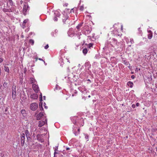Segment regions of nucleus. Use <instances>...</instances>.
<instances>
[{
    "mask_svg": "<svg viewBox=\"0 0 157 157\" xmlns=\"http://www.w3.org/2000/svg\"><path fill=\"white\" fill-rule=\"evenodd\" d=\"M3 61V59L2 58H0V63H1Z\"/></svg>",
    "mask_w": 157,
    "mask_h": 157,
    "instance_id": "obj_44",
    "label": "nucleus"
},
{
    "mask_svg": "<svg viewBox=\"0 0 157 157\" xmlns=\"http://www.w3.org/2000/svg\"><path fill=\"white\" fill-rule=\"evenodd\" d=\"M25 133L27 139L28 140L29 138H30V134L28 130H26Z\"/></svg>",
    "mask_w": 157,
    "mask_h": 157,
    "instance_id": "obj_16",
    "label": "nucleus"
},
{
    "mask_svg": "<svg viewBox=\"0 0 157 157\" xmlns=\"http://www.w3.org/2000/svg\"><path fill=\"white\" fill-rule=\"evenodd\" d=\"M133 84L132 82L131 81H129L127 83V85L130 87H132Z\"/></svg>",
    "mask_w": 157,
    "mask_h": 157,
    "instance_id": "obj_19",
    "label": "nucleus"
},
{
    "mask_svg": "<svg viewBox=\"0 0 157 157\" xmlns=\"http://www.w3.org/2000/svg\"><path fill=\"white\" fill-rule=\"evenodd\" d=\"M25 138V135L24 133H23L21 136V144L22 146H23L24 144Z\"/></svg>",
    "mask_w": 157,
    "mask_h": 157,
    "instance_id": "obj_7",
    "label": "nucleus"
},
{
    "mask_svg": "<svg viewBox=\"0 0 157 157\" xmlns=\"http://www.w3.org/2000/svg\"><path fill=\"white\" fill-rule=\"evenodd\" d=\"M1 68L0 67V75H1Z\"/></svg>",
    "mask_w": 157,
    "mask_h": 157,
    "instance_id": "obj_52",
    "label": "nucleus"
},
{
    "mask_svg": "<svg viewBox=\"0 0 157 157\" xmlns=\"http://www.w3.org/2000/svg\"><path fill=\"white\" fill-rule=\"evenodd\" d=\"M38 59L40 60H41V61H43L44 60H43V59H42L41 58H39Z\"/></svg>",
    "mask_w": 157,
    "mask_h": 157,
    "instance_id": "obj_48",
    "label": "nucleus"
},
{
    "mask_svg": "<svg viewBox=\"0 0 157 157\" xmlns=\"http://www.w3.org/2000/svg\"><path fill=\"white\" fill-rule=\"evenodd\" d=\"M89 66V63L88 62H87L85 63V66L88 67Z\"/></svg>",
    "mask_w": 157,
    "mask_h": 157,
    "instance_id": "obj_39",
    "label": "nucleus"
},
{
    "mask_svg": "<svg viewBox=\"0 0 157 157\" xmlns=\"http://www.w3.org/2000/svg\"><path fill=\"white\" fill-rule=\"evenodd\" d=\"M30 43L32 45H33L34 43V40L32 39L30 40L29 41Z\"/></svg>",
    "mask_w": 157,
    "mask_h": 157,
    "instance_id": "obj_29",
    "label": "nucleus"
},
{
    "mask_svg": "<svg viewBox=\"0 0 157 157\" xmlns=\"http://www.w3.org/2000/svg\"><path fill=\"white\" fill-rule=\"evenodd\" d=\"M62 17V20L63 23L64 24H66L69 22L70 18L67 13H64L63 14Z\"/></svg>",
    "mask_w": 157,
    "mask_h": 157,
    "instance_id": "obj_1",
    "label": "nucleus"
},
{
    "mask_svg": "<svg viewBox=\"0 0 157 157\" xmlns=\"http://www.w3.org/2000/svg\"><path fill=\"white\" fill-rule=\"evenodd\" d=\"M40 98H42V95L41 94L40 95Z\"/></svg>",
    "mask_w": 157,
    "mask_h": 157,
    "instance_id": "obj_59",
    "label": "nucleus"
},
{
    "mask_svg": "<svg viewBox=\"0 0 157 157\" xmlns=\"http://www.w3.org/2000/svg\"><path fill=\"white\" fill-rule=\"evenodd\" d=\"M74 133L76 136H77L79 134V132H74Z\"/></svg>",
    "mask_w": 157,
    "mask_h": 157,
    "instance_id": "obj_38",
    "label": "nucleus"
},
{
    "mask_svg": "<svg viewBox=\"0 0 157 157\" xmlns=\"http://www.w3.org/2000/svg\"><path fill=\"white\" fill-rule=\"evenodd\" d=\"M38 105L36 103H32L30 105V109L32 111H35L37 108Z\"/></svg>",
    "mask_w": 157,
    "mask_h": 157,
    "instance_id": "obj_4",
    "label": "nucleus"
},
{
    "mask_svg": "<svg viewBox=\"0 0 157 157\" xmlns=\"http://www.w3.org/2000/svg\"><path fill=\"white\" fill-rule=\"evenodd\" d=\"M30 98L33 99H37L38 96L36 94H33L31 95Z\"/></svg>",
    "mask_w": 157,
    "mask_h": 157,
    "instance_id": "obj_12",
    "label": "nucleus"
},
{
    "mask_svg": "<svg viewBox=\"0 0 157 157\" xmlns=\"http://www.w3.org/2000/svg\"><path fill=\"white\" fill-rule=\"evenodd\" d=\"M128 46L129 47H131V45H128Z\"/></svg>",
    "mask_w": 157,
    "mask_h": 157,
    "instance_id": "obj_64",
    "label": "nucleus"
},
{
    "mask_svg": "<svg viewBox=\"0 0 157 157\" xmlns=\"http://www.w3.org/2000/svg\"><path fill=\"white\" fill-rule=\"evenodd\" d=\"M8 108L7 107L6 108V109H5V114L6 115H8L9 114V111H8Z\"/></svg>",
    "mask_w": 157,
    "mask_h": 157,
    "instance_id": "obj_28",
    "label": "nucleus"
},
{
    "mask_svg": "<svg viewBox=\"0 0 157 157\" xmlns=\"http://www.w3.org/2000/svg\"><path fill=\"white\" fill-rule=\"evenodd\" d=\"M72 150L71 149V148L67 147H66V151H68L67 154L66 153V152H64L65 151V150H63L64 151L63 152V154H64V155L66 154V155L67 156H68L69 154H70V152Z\"/></svg>",
    "mask_w": 157,
    "mask_h": 157,
    "instance_id": "obj_10",
    "label": "nucleus"
},
{
    "mask_svg": "<svg viewBox=\"0 0 157 157\" xmlns=\"http://www.w3.org/2000/svg\"><path fill=\"white\" fill-rule=\"evenodd\" d=\"M78 35H81V33H78Z\"/></svg>",
    "mask_w": 157,
    "mask_h": 157,
    "instance_id": "obj_56",
    "label": "nucleus"
},
{
    "mask_svg": "<svg viewBox=\"0 0 157 157\" xmlns=\"http://www.w3.org/2000/svg\"><path fill=\"white\" fill-rule=\"evenodd\" d=\"M44 115V114L43 113H40L37 115V120H40L41 117L43 116Z\"/></svg>",
    "mask_w": 157,
    "mask_h": 157,
    "instance_id": "obj_13",
    "label": "nucleus"
},
{
    "mask_svg": "<svg viewBox=\"0 0 157 157\" xmlns=\"http://www.w3.org/2000/svg\"><path fill=\"white\" fill-rule=\"evenodd\" d=\"M29 8V6L27 3L26 2L24 3V6L23 8V12L25 13L27 11V10H28Z\"/></svg>",
    "mask_w": 157,
    "mask_h": 157,
    "instance_id": "obj_9",
    "label": "nucleus"
},
{
    "mask_svg": "<svg viewBox=\"0 0 157 157\" xmlns=\"http://www.w3.org/2000/svg\"><path fill=\"white\" fill-rule=\"evenodd\" d=\"M2 10L3 12H12V10L11 9H8L5 8H4Z\"/></svg>",
    "mask_w": 157,
    "mask_h": 157,
    "instance_id": "obj_18",
    "label": "nucleus"
},
{
    "mask_svg": "<svg viewBox=\"0 0 157 157\" xmlns=\"http://www.w3.org/2000/svg\"><path fill=\"white\" fill-rule=\"evenodd\" d=\"M40 101H42V98H40Z\"/></svg>",
    "mask_w": 157,
    "mask_h": 157,
    "instance_id": "obj_49",
    "label": "nucleus"
},
{
    "mask_svg": "<svg viewBox=\"0 0 157 157\" xmlns=\"http://www.w3.org/2000/svg\"><path fill=\"white\" fill-rule=\"evenodd\" d=\"M56 31L55 32H52L51 33V35H52V36H55L56 35Z\"/></svg>",
    "mask_w": 157,
    "mask_h": 157,
    "instance_id": "obj_30",
    "label": "nucleus"
},
{
    "mask_svg": "<svg viewBox=\"0 0 157 157\" xmlns=\"http://www.w3.org/2000/svg\"><path fill=\"white\" fill-rule=\"evenodd\" d=\"M138 29L139 31H141V30H140V28H139Z\"/></svg>",
    "mask_w": 157,
    "mask_h": 157,
    "instance_id": "obj_58",
    "label": "nucleus"
},
{
    "mask_svg": "<svg viewBox=\"0 0 157 157\" xmlns=\"http://www.w3.org/2000/svg\"><path fill=\"white\" fill-rule=\"evenodd\" d=\"M55 152L54 153V155H55V154L58 153L56 151L58 150V147H56L55 148H54Z\"/></svg>",
    "mask_w": 157,
    "mask_h": 157,
    "instance_id": "obj_27",
    "label": "nucleus"
},
{
    "mask_svg": "<svg viewBox=\"0 0 157 157\" xmlns=\"http://www.w3.org/2000/svg\"><path fill=\"white\" fill-rule=\"evenodd\" d=\"M48 47H49V46H48V44H47L45 46L44 48L45 49H47L48 48Z\"/></svg>",
    "mask_w": 157,
    "mask_h": 157,
    "instance_id": "obj_41",
    "label": "nucleus"
},
{
    "mask_svg": "<svg viewBox=\"0 0 157 157\" xmlns=\"http://www.w3.org/2000/svg\"><path fill=\"white\" fill-rule=\"evenodd\" d=\"M4 70L5 71L7 72L8 73H9V69L8 67L5 66H4Z\"/></svg>",
    "mask_w": 157,
    "mask_h": 157,
    "instance_id": "obj_22",
    "label": "nucleus"
},
{
    "mask_svg": "<svg viewBox=\"0 0 157 157\" xmlns=\"http://www.w3.org/2000/svg\"><path fill=\"white\" fill-rule=\"evenodd\" d=\"M83 9H84V6L83 5H82L79 8V10L81 11H82L83 10Z\"/></svg>",
    "mask_w": 157,
    "mask_h": 157,
    "instance_id": "obj_33",
    "label": "nucleus"
},
{
    "mask_svg": "<svg viewBox=\"0 0 157 157\" xmlns=\"http://www.w3.org/2000/svg\"><path fill=\"white\" fill-rule=\"evenodd\" d=\"M131 78H132V79H134L135 78V76L134 75H132L131 76Z\"/></svg>",
    "mask_w": 157,
    "mask_h": 157,
    "instance_id": "obj_46",
    "label": "nucleus"
},
{
    "mask_svg": "<svg viewBox=\"0 0 157 157\" xmlns=\"http://www.w3.org/2000/svg\"><path fill=\"white\" fill-rule=\"evenodd\" d=\"M53 20L55 21H57L58 20L57 17L56 16H55L53 18Z\"/></svg>",
    "mask_w": 157,
    "mask_h": 157,
    "instance_id": "obj_35",
    "label": "nucleus"
},
{
    "mask_svg": "<svg viewBox=\"0 0 157 157\" xmlns=\"http://www.w3.org/2000/svg\"><path fill=\"white\" fill-rule=\"evenodd\" d=\"M110 44L109 41H107L106 42L105 47L103 48V49L105 51L109 50L111 47V45H109Z\"/></svg>",
    "mask_w": 157,
    "mask_h": 157,
    "instance_id": "obj_5",
    "label": "nucleus"
},
{
    "mask_svg": "<svg viewBox=\"0 0 157 157\" xmlns=\"http://www.w3.org/2000/svg\"><path fill=\"white\" fill-rule=\"evenodd\" d=\"M132 107L133 108H134L136 107V105L134 104H133L132 105Z\"/></svg>",
    "mask_w": 157,
    "mask_h": 157,
    "instance_id": "obj_43",
    "label": "nucleus"
},
{
    "mask_svg": "<svg viewBox=\"0 0 157 157\" xmlns=\"http://www.w3.org/2000/svg\"><path fill=\"white\" fill-rule=\"evenodd\" d=\"M22 2H23V1H22L21 0V1H20V3H21V4H22Z\"/></svg>",
    "mask_w": 157,
    "mask_h": 157,
    "instance_id": "obj_55",
    "label": "nucleus"
},
{
    "mask_svg": "<svg viewBox=\"0 0 157 157\" xmlns=\"http://www.w3.org/2000/svg\"><path fill=\"white\" fill-rule=\"evenodd\" d=\"M84 136H85V138L87 140V141H88L89 139V136L87 134H84Z\"/></svg>",
    "mask_w": 157,
    "mask_h": 157,
    "instance_id": "obj_31",
    "label": "nucleus"
},
{
    "mask_svg": "<svg viewBox=\"0 0 157 157\" xmlns=\"http://www.w3.org/2000/svg\"><path fill=\"white\" fill-rule=\"evenodd\" d=\"M130 42L131 44H133L134 43V41L133 39L132 38H131L130 39Z\"/></svg>",
    "mask_w": 157,
    "mask_h": 157,
    "instance_id": "obj_34",
    "label": "nucleus"
},
{
    "mask_svg": "<svg viewBox=\"0 0 157 157\" xmlns=\"http://www.w3.org/2000/svg\"><path fill=\"white\" fill-rule=\"evenodd\" d=\"M30 82L31 83H33L35 82V79L32 77H31L30 78Z\"/></svg>",
    "mask_w": 157,
    "mask_h": 157,
    "instance_id": "obj_21",
    "label": "nucleus"
},
{
    "mask_svg": "<svg viewBox=\"0 0 157 157\" xmlns=\"http://www.w3.org/2000/svg\"><path fill=\"white\" fill-rule=\"evenodd\" d=\"M7 1L11 6H12L13 5V2L12 0H7Z\"/></svg>",
    "mask_w": 157,
    "mask_h": 157,
    "instance_id": "obj_25",
    "label": "nucleus"
},
{
    "mask_svg": "<svg viewBox=\"0 0 157 157\" xmlns=\"http://www.w3.org/2000/svg\"><path fill=\"white\" fill-rule=\"evenodd\" d=\"M123 28V26L122 25H121V29L122 30Z\"/></svg>",
    "mask_w": 157,
    "mask_h": 157,
    "instance_id": "obj_57",
    "label": "nucleus"
},
{
    "mask_svg": "<svg viewBox=\"0 0 157 157\" xmlns=\"http://www.w3.org/2000/svg\"><path fill=\"white\" fill-rule=\"evenodd\" d=\"M140 105V104L139 103L137 102L136 103V106L137 107L139 106Z\"/></svg>",
    "mask_w": 157,
    "mask_h": 157,
    "instance_id": "obj_45",
    "label": "nucleus"
},
{
    "mask_svg": "<svg viewBox=\"0 0 157 157\" xmlns=\"http://www.w3.org/2000/svg\"><path fill=\"white\" fill-rule=\"evenodd\" d=\"M32 87L33 90L36 93H38L39 90V88L37 85L35 84H33L32 85Z\"/></svg>",
    "mask_w": 157,
    "mask_h": 157,
    "instance_id": "obj_8",
    "label": "nucleus"
},
{
    "mask_svg": "<svg viewBox=\"0 0 157 157\" xmlns=\"http://www.w3.org/2000/svg\"><path fill=\"white\" fill-rule=\"evenodd\" d=\"M82 87H79L78 88V89L79 90H80L81 91L83 92V91L82 90Z\"/></svg>",
    "mask_w": 157,
    "mask_h": 157,
    "instance_id": "obj_40",
    "label": "nucleus"
},
{
    "mask_svg": "<svg viewBox=\"0 0 157 157\" xmlns=\"http://www.w3.org/2000/svg\"><path fill=\"white\" fill-rule=\"evenodd\" d=\"M44 132H46V131H47L46 129V128H44Z\"/></svg>",
    "mask_w": 157,
    "mask_h": 157,
    "instance_id": "obj_50",
    "label": "nucleus"
},
{
    "mask_svg": "<svg viewBox=\"0 0 157 157\" xmlns=\"http://www.w3.org/2000/svg\"><path fill=\"white\" fill-rule=\"evenodd\" d=\"M80 129L79 128H78V132H79V133Z\"/></svg>",
    "mask_w": 157,
    "mask_h": 157,
    "instance_id": "obj_47",
    "label": "nucleus"
},
{
    "mask_svg": "<svg viewBox=\"0 0 157 157\" xmlns=\"http://www.w3.org/2000/svg\"><path fill=\"white\" fill-rule=\"evenodd\" d=\"M86 31H87V32H89V33H90V30H86Z\"/></svg>",
    "mask_w": 157,
    "mask_h": 157,
    "instance_id": "obj_54",
    "label": "nucleus"
},
{
    "mask_svg": "<svg viewBox=\"0 0 157 157\" xmlns=\"http://www.w3.org/2000/svg\"><path fill=\"white\" fill-rule=\"evenodd\" d=\"M16 94V86H14L12 87V98L13 99H14Z\"/></svg>",
    "mask_w": 157,
    "mask_h": 157,
    "instance_id": "obj_6",
    "label": "nucleus"
},
{
    "mask_svg": "<svg viewBox=\"0 0 157 157\" xmlns=\"http://www.w3.org/2000/svg\"><path fill=\"white\" fill-rule=\"evenodd\" d=\"M156 151H157V147L156 148Z\"/></svg>",
    "mask_w": 157,
    "mask_h": 157,
    "instance_id": "obj_63",
    "label": "nucleus"
},
{
    "mask_svg": "<svg viewBox=\"0 0 157 157\" xmlns=\"http://www.w3.org/2000/svg\"><path fill=\"white\" fill-rule=\"evenodd\" d=\"M87 49L86 48H84L82 50V52L85 55L87 53Z\"/></svg>",
    "mask_w": 157,
    "mask_h": 157,
    "instance_id": "obj_23",
    "label": "nucleus"
},
{
    "mask_svg": "<svg viewBox=\"0 0 157 157\" xmlns=\"http://www.w3.org/2000/svg\"><path fill=\"white\" fill-rule=\"evenodd\" d=\"M44 99H45V96H44Z\"/></svg>",
    "mask_w": 157,
    "mask_h": 157,
    "instance_id": "obj_61",
    "label": "nucleus"
},
{
    "mask_svg": "<svg viewBox=\"0 0 157 157\" xmlns=\"http://www.w3.org/2000/svg\"><path fill=\"white\" fill-rule=\"evenodd\" d=\"M45 135L44 133L42 134H38L36 136L37 140L39 141L41 143H43L44 141V136Z\"/></svg>",
    "mask_w": 157,
    "mask_h": 157,
    "instance_id": "obj_3",
    "label": "nucleus"
},
{
    "mask_svg": "<svg viewBox=\"0 0 157 157\" xmlns=\"http://www.w3.org/2000/svg\"><path fill=\"white\" fill-rule=\"evenodd\" d=\"M55 16L56 17H59L60 16V14L59 12H56L55 13Z\"/></svg>",
    "mask_w": 157,
    "mask_h": 157,
    "instance_id": "obj_24",
    "label": "nucleus"
},
{
    "mask_svg": "<svg viewBox=\"0 0 157 157\" xmlns=\"http://www.w3.org/2000/svg\"><path fill=\"white\" fill-rule=\"evenodd\" d=\"M7 83L5 82H4V83L3 84V86L4 87H6L7 86Z\"/></svg>",
    "mask_w": 157,
    "mask_h": 157,
    "instance_id": "obj_37",
    "label": "nucleus"
},
{
    "mask_svg": "<svg viewBox=\"0 0 157 157\" xmlns=\"http://www.w3.org/2000/svg\"><path fill=\"white\" fill-rule=\"evenodd\" d=\"M78 37V39H80V36H79Z\"/></svg>",
    "mask_w": 157,
    "mask_h": 157,
    "instance_id": "obj_60",
    "label": "nucleus"
},
{
    "mask_svg": "<svg viewBox=\"0 0 157 157\" xmlns=\"http://www.w3.org/2000/svg\"><path fill=\"white\" fill-rule=\"evenodd\" d=\"M110 44L109 45H111V47H114L116 46H118V43H117V41L115 38H113L110 39L109 41Z\"/></svg>",
    "mask_w": 157,
    "mask_h": 157,
    "instance_id": "obj_2",
    "label": "nucleus"
},
{
    "mask_svg": "<svg viewBox=\"0 0 157 157\" xmlns=\"http://www.w3.org/2000/svg\"><path fill=\"white\" fill-rule=\"evenodd\" d=\"M82 23H81L78 24L76 26V28L78 30H79L80 28L82 26Z\"/></svg>",
    "mask_w": 157,
    "mask_h": 157,
    "instance_id": "obj_20",
    "label": "nucleus"
},
{
    "mask_svg": "<svg viewBox=\"0 0 157 157\" xmlns=\"http://www.w3.org/2000/svg\"><path fill=\"white\" fill-rule=\"evenodd\" d=\"M45 121L46 122V123H47V120L46 119L45 121H40L39 122L38 126L39 127H41L43 126L45 124Z\"/></svg>",
    "mask_w": 157,
    "mask_h": 157,
    "instance_id": "obj_11",
    "label": "nucleus"
},
{
    "mask_svg": "<svg viewBox=\"0 0 157 157\" xmlns=\"http://www.w3.org/2000/svg\"><path fill=\"white\" fill-rule=\"evenodd\" d=\"M67 62H69V63H70V61H69V60H68V59H67Z\"/></svg>",
    "mask_w": 157,
    "mask_h": 157,
    "instance_id": "obj_62",
    "label": "nucleus"
},
{
    "mask_svg": "<svg viewBox=\"0 0 157 157\" xmlns=\"http://www.w3.org/2000/svg\"><path fill=\"white\" fill-rule=\"evenodd\" d=\"M113 32L115 35L118 36L120 35V34L118 32V29H115L113 31Z\"/></svg>",
    "mask_w": 157,
    "mask_h": 157,
    "instance_id": "obj_17",
    "label": "nucleus"
},
{
    "mask_svg": "<svg viewBox=\"0 0 157 157\" xmlns=\"http://www.w3.org/2000/svg\"><path fill=\"white\" fill-rule=\"evenodd\" d=\"M44 107L45 109H47L48 108L47 106H46L45 105H44Z\"/></svg>",
    "mask_w": 157,
    "mask_h": 157,
    "instance_id": "obj_51",
    "label": "nucleus"
},
{
    "mask_svg": "<svg viewBox=\"0 0 157 157\" xmlns=\"http://www.w3.org/2000/svg\"><path fill=\"white\" fill-rule=\"evenodd\" d=\"M21 113L24 116V114H26V111L24 109H22L21 110Z\"/></svg>",
    "mask_w": 157,
    "mask_h": 157,
    "instance_id": "obj_26",
    "label": "nucleus"
},
{
    "mask_svg": "<svg viewBox=\"0 0 157 157\" xmlns=\"http://www.w3.org/2000/svg\"><path fill=\"white\" fill-rule=\"evenodd\" d=\"M40 110H43V108L42 107V105H41V106H40Z\"/></svg>",
    "mask_w": 157,
    "mask_h": 157,
    "instance_id": "obj_42",
    "label": "nucleus"
},
{
    "mask_svg": "<svg viewBox=\"0 0 157 157\" xmlns=\"http://www.w3.org/2000/svg\"><path fill=\"white\" fill-rule=\"evenodd\" d=\"M125 40L127 44H128L129 42V39L128 38H125Z\"/></svg>",
    "mask_w": 157,
    "mask_h": 157,
    "instance_id": "obj_36",
    "label": "nucleus"
},
{
    "mask_svg": "<svg viewBox=\"0 0 157 157\" xmlns=\"http://www.w3.org/2000/svg\"><path fill=\"white\" fill-rule=\"evenodd\" d=\"M148 38L149 39H151L152 37V34L151 30H148Z\"/></svg>",
    "mask_w": 157,
    "mask_h": 157,
    "instance_id": "obj_15",
    "label": "nucleus"
},
{
    "mask_svg": "<svg viewBox=\"0 0 157 157\" xmlns=\"http://www.w3.org/2000/svg\"><path fill=\"white\" fill-rule=\"evenodd\" d=\"M75 94H77V92L76 90H75Z\"/></svg>",
    "mask_w": 157,
    "mask_h": 157,
    "instance_id": "obj_53",
    "label": "nucleus"
},
{
    "mask_svg": "<svg viewBox=\"0 0 157 157\" xmlns=\"http://www.w3.org/2000/svg\"><path fill=\"white\" fill-rule=\"evenodd\" d=\"M93 44L92 43H90L88 44V47L89 48H90L91 47H92Z\"/></svg>",
    "mask_w": 157,
    "mask_h": 157,
    "instance_id": "obj_32",
    "label": "nucleus"
},
{
    "mask_svg": "<svg viewBox=\"0 0 157 157\" xmlns=\"http://www.w3.org/2000/svg\"><path fill=\"white\" fill-rule=\"evenodd\" d=\"M29 19H26L24 20L23 21V23L22 25V27L24 29L25 27V24L26 23H27V22L29 21Z\"/></svg>",
    "mask_w": 157,
    "mask_h": 157,
    "instance_id": "obj_14",
    "label": "nucleus"
}]
</instances>
